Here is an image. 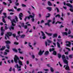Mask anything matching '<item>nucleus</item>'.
<instances>
[{"label":"nucleus","mask_w":73,"mask_h":73,"mask_svg":"<svg viewBox=\"0 0 73 73\" xmlns=\"http://www.w3.org/2000/svg\"><path fill=\"white\" fill-rule=\"evenodd\" d=\"M57 23H58V24H61V23H62V22H60L59 21H57Z\"/></svg>","instance_id":"e2e57ef3"},{"label":"nucleus","mask_w":73,"mask_h":73,"mask_svg":"<svg viewBox=\"0 0 73 73\" xmlns=\"http://www.w3.org/2000/svg\"><path fill=\"white\" fill-rule=\"evenodd\" d=\"M5 43L7 44H10L11 43V41H10L8 40L7 41H5Z\"/></svg>","instance_id":"f8f14e48"},{"label":"nucleus","mask_w":73,"mask_h":73,"mask_svg":"<svg viewBox=\"0 0 73 73\" xmlns=\"http://www.w3.org/2000/svg\"><path fill=\"white\" fill-rule=\"evenodd\" d=\"M1 32L5 31V30L3 29V27H1Z\"/></svg>","instance_id":"c756f323"},{"label":"nucleus","mask_w":73,"mask_h":73,"mask_svg":"<svg viewBox=\"0 0 73 73\" xmlns=\"http://www.w3.org/2000/svg\"><path fill=\"white\" fill-rule=\"evenodd\" d=\"M7 18L9 20H10V19H11V17L10 16H8L7 17Z\"/></svg>","instance_id":"864d4df0"},{"label":"nucleus","mask_w":73,"mask_h":73,"mask_svg":"<svg viewBox=\"0 0 73 73\" xmlns=\"http://www.w3.org/2000/svg\"><path fill=\"white\" fill-rule=\"evenodd\" d=\"M19 36H20L19 35V36H16V38L17 40H18V38H17L18 37H19Z\"/></svg>","instance_id":"13d9d810"},{"label":"nucleus","mask_w":73,"mask_h":73,"mask_svg":"<svg viewBox=\"0 0 73 73\" xmlns=\"http://www.w3.org/2000/svg\"><path fill=\"white\" fill-rule=\"evenodd\" d=\"M8 10L9 12H14V10H13V9H8Z\"/></svg>","instance_id":"b1692460"},{"label":"nucleus","mask_w":73,"mask_h":73,"mask_svg":"<svg viewBox=\"0 0 73 73\" xmlns=\"http://www.w3.org/2000/svg\"><path fill=\"white\" fill-rule=\"evenodd\" d=\"M56 9L57 11V12L58 13L59 12V9H58V8L56 7V9H55V11H56Z\"/></svg>","instance_id":"bb28decb"},{"label":"nucleus","mask_w":73,"mask_h":73,"mask_svg":"<svg viewBox=\"0 0 73 73\" xmlns=\"http://www.w3.org/2000/svg\"><path fill=\"white\" fill-rule=\"evenodd\" d=\"M45 44L46 46H47V45H48V43H47V42H45Z\"/></svg>","instance_id":"0e129e2a"},{"label":"nucleus","mask_w":73,"mask_h":73,"mask_svg":"<svg viewBox=\"0 0 73 73\" xmlns=\"http://www.w3.org/2000/svg\"><path fill=\"white\" fill-rule=\"evenodd\" d=\"M19 43V42H14V44H15V45H18Z\"/></svg>","instance_id":"58836bf2"},{"label":"nucleus","mask_w":73,"mask_h":73,"mask_svg":"<svg viewBox=\"0 0 73 73\" xmlns=\"http://www.w3.org/2000/svg\"><path fill=\"white\" fill-rule=\"evenodd\" d=\"M50 70L51 72H54V70H53V68L50 67Z\"/></svg>","instance_id":"2f4dec72"},{"label":"nucleus","mask_w":73,"mask_h":73,"mask_svg":"<svg viewBox=\"0 0 73 73\" xmlns=\"http://www.w3.org/2000/svg\"><path fill=\"white\" fill-rule=\"evenodd\" d=\"M47 15H48L46 16V18H49V17H50V14L49 13H47Z\"/></svg>","instance_id":"4be33fe9"},{"label":"nucleus","mask_w":73,"mask_h":73,"mask_svg":"<svg viewBox=\"0 0 73 73\" xmlns=\"http://www.w3.org/2000/svg\"><path fill=\"white\" fill-rule=\"evenodd\" d=\"M17 9V11L19 12V11H20V10H21V9L20 8H18Z\"/></svg>","instance_id":"79ce46f5"},{"label":"nucleus","mask_w":73,"mask_h":73,"mask_svg":"<svg viewBox=\"0 0 73 73\" xmlns=\"http://www.w3.org/2000/svg\"><path fill=\"white\" fill-rule=\"evenodd\" d=\"M62 35L63 36H68V33L66 32H63L62 33Z\"/></svg>","instance_id":"ddd939ff"},{"label":"nucleus","mask_w":73,"mask_h":73,"mask_svg":"<svg viewBox=\"0 0 73 73\" xmlns=\"http://www.w3.org/2000/svg\"><path fill=\"white\" fill-rule=\"evenodd\" d=\"M57 46L58 48H61V46H60V44L58 42H57Z\"/></svg>","instance_id":"f3484780"},{"label":"nucleus","mask_w":73,"mask_h":73,"mask_svg":"<svg viewBox=\"0 0 73 73\" xmlns=\"http://www.w3.org/2000/svg\"><path fill=\"white\" fill-rule=\"evenodd\" d=\"M22 5L23 7H27V6L26 5H25L24 4H22Z\"/></svg>","instance_id":"37998d69"},{"label":"nucleus","mask_w":73,"mask_h":73,"mask_svg":"<svg viewBox=\"0 0 73 73\" xmlns=\"http://www.w3.org/2000/svg\"><path fill=\"white\" fill-rule=\"evenodd\" d=\"M5 51V52H9V49H6Z\"/></svg>","instance_id":"09e8293b"},{"label":"nucleus","mask_w":73,"mask_h":73,"mask_svg":"<svg viewBox=\"0 0 73 73\" xmlns=\"http://www.w3.org/2000/svg\"><path fill=\"white\" fill-rule=\"evenodd\" d=\"M46 9L48 10L49 12H50V11H52V8L51 7H47L46 8Z\"/></svg>","instance_id":"4468645a"},{"label":"nucleus","mask_w":73,"mask_h":73,"mask_svg":"<svg viewBox=\"0 0 73 73\" xmlns=\"http://www.w3.org/2000/svg\"><path fill=\"white\" fill-rule=\"evenodd\" d=\"M9 31H11L12 29V30H14L15 29V28H14V27L12 26H11L10 27H9Z\"/></svg>","instance_id":"1a4fd4ad"},{"label":"nucleus","mask_w":73,"mask_h":73,"mask_svg":"<svg viewBox=\"0 0 73 73\" xmlns=\"http://www.w3.org/2000/svg\"><path fill=\"white\" fill-rule=\"evenodd\" d=\"M1 36H3L4 35V33L5 31H1Z\"/></svg>","instance_id":"72a5a7b5"},{"label":"nucleus","mask_w":73,"mask_h":73,"mask_svg":"<svg viewBox=\"0 0 73 73\" xmlns=\"http://www.w3.org/2000/svg\"><path fill=\"white\" fill-rule=\"evenodd\" d=\"M9 72H11L12 71V67H10V68L9 69Z\"/></svg>","instance_id":"6e6d98bb"},{"label":"nucleus","mask_w":73,"mask_h":73,"mask_svg":"<svg viewBox=\"0 0 73 73\" xmlns=\"http://www.w3.org/2000/svg\"><path fill=\"white\" fill-rule=\"evenodd\" d=\"M57 17H60V15L58 14L56 15L55 17L57 18Z\"/></svg>","instance_id":"4c0bfd02"},{"label":"nucleus","mask_w":73,"mask_h":73,"mask_svg":"<svg viewBox=\"0 0 73 73\" xmlns=\"http://www.w3.org/2000/svg\"><path fill=\"white\" fill-rule=\"evenodd\" d=\"M8 29V28L7 27V26H5V30H7Z\"/></svg>","instance_id":"a18cd8bd"},{"label":"nucleus","mask_w":73,"mask_h":73,"mask_svg":"<svg viewBox=\"0 0 73 73\" xmlns=\"http://www.w3.org/2000/svg\"><path fill=\"white\" fill-rule=\"evenodd\" d=\"M64 26L61 25L60 27V28H64Z\"/></svg>","instance_id":"69168bd1"},{"label":"nucleus","mask_w":73,"mask_h":73,"mask_svg":"<svg viewBox=\"0 0 73 73\" xmlns=\"http://www.w3.org/2000/svg\"><path fill=\"white\" fill-rule=\"evenodd\" d=\"M41 33H42V36H45V34H44L43 31H41Z\"/></svg>","instance_id":"f704fd0d"},{"label":"nucleus","mask_w":73,"mask_h":73,"mask_svg":"<svg viewBox=\"0 0 73 73\" xmlns=\"http://www.w3.org/2000/svg\"><path fill=\"white\" fill-rule=\"evenodd\" d=\"M32 57L33 58V59H34V58H35V55H32Z\"/></svg>","instance_id":"bf43d9fd"},{"label":"nucleus","mask_w":73,"mask_h":73,"mask_svg":"<svg viewBox=\"0 0 73 73\" xmlns=\"http://www.w3.org/2000/svg\"><path fill=\"white\" fill-rule=\"evenodd\" d=\"M47 2L48 3V5L49 6H51V5H52V3L50 2L49 1H48Z\"/></svg>","instance_id":"6ab92c4d"},{"label":"nucleus","mask_w":73,"mask_h":73,"mask_svg":"<svg viewBox=\"0 0 73 73\" xmlns=\"http://www.w3.org/2000/svg\"><path fill=\"white\" fill-rule=\"evenodd\" d=\"M53 51V52L52 53V54L53 55H54V56H56V55H57V52L56 51H54V48H52L50 49L49 52H52Z\"/></svg>","instance_id":"7ed1b4c3"},{"label":"nucleus","mask_w":73,"mask_h":73,"mask_svg":"<svg viewBox=\"0 0 73 73\" xmlns=\"http://www.w3.org/2000/svg\"><path fill=\"white\" fill-rule=\"evenodd\" d=\"M5 49V46H2V48L0 49V50H4Z\"/></svg>","instance_id":"2eb2a0df"},{"label":"nucleus","mask_w":73,"mask_h":73,"mask_svg":"<svg viewBox=\"0 0 73 73\" xmlns=\"http://www.w3.org/2000/svg\"><path fill=\"white\" fill-rule=\"evenodd\" d=\"M25 35H21V38H24L25 37Z\"/></svg>","instance_id":"a878e982"},{"label":"nucleus","mask_w":73,"mask_h":73,"mask_svg":"<svg viewBox=\"0 0 73 73\" xmlns=\"http://www.w3.org/2000/svg\"><path fill=\"white\" fill-rule=\"evenodd\" d=\"M47 41H48V43H52V41L48 39L47 40Z\"/></svg>","instance_id":"c03bdc74"},{"label":"nucleus","mask_w":73,"mask_h":73,"mask_svg":"<svg viewBox=\"0 0 73 73\" xmlns=\"http://www.w3.org/2000/svg\"><path fill=\"white\" fill-rule=\"evenodd\" d=\"M52 21H53V22H52V24H54L55 23V18L54 17L52 19Z\"/></svg>","instance_id":"aec40b11"},{"label":"nucleus","mask_w":73,"mask_h":73,"mask_svg":"<svg viewBox=\"0 0 73 73\" xmlns=\"http://www.w3.org/2000/svg\"><path fill=\"white\" fill-rule=\"evenodd\" d=\"M20 34V31H19L17 33V34L19 35V36H21V35Z\"/></svg>","instance_id":"ea45409f"},{"label":"nucleus","mask_w":73,"mask_h":73,"mask_svg":"<svg viewBox=\"0 0 73 73\" xmlns=\"http://www.w3.org/2000/svg\"><path fill=\"white\" fill-rule=\"evenodd\" d=\"M27 17H25V18L24 20L25 21H27Z\"/></svg>","instance_id":"603ef678"},{"label":"nucleus","mask_w":73,"mask_h":73,"mask_svg":"<svg viewBox=\"0 0 73 73\" xmlns=\"http://www.w3.org/2000/svg\"><path fill=\"white\" fill-rule=\"evenodd\" d=\"M13 51H14V52H17V50L15 48H13Z\"/></svg>","instance_id":"473e14b6"},{"label":"nucleus","mask_w":73,"mask_h":73,"mask_svg":"<svg viewBox=\"0 0 73 73\" xmlns=\"http://www.w3.org/2000/svg\"><path fill=\"white\" fill-rule=\"evenodd\" d=\"M15 20H16V21H18V18H17V16H15Z\"/></svg>","instance_id":"e433bc0d"},{"label":"nucleus","mask_w":73,"mask_h":73,"mask_svg":"<svg viewBox=\"0 0 73 73\" xmlns=\"http://www.w3.org/2000/svg\"><path fill=\"white\" fill-rule=\"evenodd\" d=\"M62 57V59L63 61V62H64V63H65L66 62H68V61L67 60H66V59L65 58V55H63Z\"/></svg>","instance_id":"20e7f679"},{"label":"nucleus","mask_w":73,"mask_h":73,"mask_svg":"<svg viewBox=\"0 0 73 73\" xmlns=\"http://www.w3.org/2000/svg\"><path fill=\"white\" fill-rule=\"evenodd\" d=\"M13 23H16V22L15 21V20L14 19H13L12 21H11V24L12 26H13V27L16 26V24H14Z\"/></svg>","instance_id":"423d86ee"},{"label":"nucleus","mask_w":73,"mask_h":73,"mask_svg":"<svg viewBox=\"0 0 73 73\" xmlns=\"http://www.w3.org/2000/svg\"><path fill=\"white\" fill-rule=\"evenodd\" d=\"M26 63H27V64H29V62L28 61H27L26 62Z\"/></svg>","instance_id":"774afa93"},{"label":"nucleus","mask_w":73,"mask_h":73,"mask_svg":"<svg viewBox=\"0 0 73 73\" xmlns=\"http://www.w3.org/2000/svg\"><path fill=\"white\" fill-rule=\"evenodd\" d=\"M21 27H24V26H25L24 25V23H22L21 24Z\"/></svg>","instance_id":"c9c22d12"},{"label":"nucleus","mask_w":73,"mask_h":73,"mask_svg":"<svg viewBox=\"0 0 73 73\" xmlns=\"http://www.w3.org/2000/svg\"><path fill=\"white\" fill-rule=\"evenodd\" d=\"M67 42L68 43V44H66V46H69V47H70V45H71V42H70L68 41H66V44L67 43Z\"/></svg>","instance_id":"0eeeda50"},{"label":"nucleus","mask_w":73,"mask_h":73,"mask_svg":"<svg viewBox=\"0 0 73 73\" xmlns=\"http://www.w3.org/2000/svg\"><path fill=\"white\" fill-rule=\"evenodd\" d=\"M6 46L7 48V49H9L10 48V47H9V44H7L6 45Z\"/></svg>","instance_id":"5701e85b"},{"label":"nucleus","mask_w":73,"mask_h":73,"mask_svg":"<svg viewBox=\"0 0 73 73\" xmlns=\"http://www.w3.org/2000/svg\"><path fill=\"white\" fill-rule=\"evenodd\" d=\"M12 33H11L10 32H9L7 33V34H5V40H7V37L8 38V39H9V36H12Z\"/></svg>","instance_id":"f03ea898"},{"label":"nucleus","mask_w":73,"mask_h":73,"mask_svg":"<svg viewBox=\"0 0 73 73\" xmlns=\"http://www.w3.org/2000/svg\"><path fill=\"white\" fill-rule=\"evenodd\" d=\"M34 18V16H32L31 15H30L29 17H27V19L28 20H29L30 19V18Z\"/></svg>","instance_id":"9b49d317"},{"label":"nucleus","mask_w":73,"mask_h":73,"mask_svg":"<svg viewBox=\"0 0 73 73\" xmlns=\"http://www.w3.org/2000/svg\"><path fill=\"white\" fill-rule=\"evenodd\" d=\"M24 27L25 29H27V28H28V26L27 25H25V26H24Z\"/></svg>","instance_id":"a19ab883"},{"label":"nucleus","mask_w":73,"mask_h":73,"mask_svg":"<svg viewBox=\"0 0 73 73\" xmlns=\"http://www.w3.org/2000/svg\"><path fill=\"white\" fill-rule=\"evenodd\" d=\"M63 8H64V9H65V10H66V9H67V7H66V6H65V7L63 6Z\"/></svg>","instance_id":"8fccbe9b"},{"label":"nucleus","mask_w":73,"mask_h":73,"mask_svg":"<svg viewBox=\"0 0 73 73\" xmlns=\"http://www.w3.org/2000/svg\"><path fill=\"white\" fill-rule=\"evenodd\" d=\"M19 17H23V15L22 13H20V14H19Z\"/></svg>","instance_id":"393cba45"},{"label":"nucleus","mask_w":73,"mask_h":73,"mask_svg":"<svg viewBox=\"0 0 73 73\" xmlns=\"http://www.w3.org/2000/svg\"><path fill=\"white\" fill-rule=\"evenodd\" d=\"M70 1V3H71V4H72V3H73V1L72 0H69Z\"/></svg>","instance_id":"5fc2aeb1"},{"label":"nucleus","mask_w":73,"mask_h":73,"mask_svg":"<svg viewBox=\"0 0 73 73\" xmlns=\"http://www.w3.org/2000/svg\"><path fill=\"white\" fill-rule=\"evenodd\" d=\"M45 33H46L48 36H51L52 35V33H48L46 32H45Z\"/></svg>","instance_id":"a211bd4d"},{"label":"nucleus","mask_w":73,"mask_h":73,"mask_svg":"<svg viewBox=\"0 0 73 73\" xmlns=\"http://www.w3.org/2000/svg\"><path fill=\"white\" fill-rule=\"evenodd\" d=\"M49 54V51H46L44 53V55L45 56H48Z\"/></svg>","instance_id":"9d476101"},{"label":"nucleus","mask_w":73,"mask_h":73,"mask_svg":"<svg viewBox=\"0 0 73 73\" xmlns=\"http://www.w3.org/2000/svg\"><path fill=\"white\" fill-rule=\"evenodd\" d=\"M70 33H71V31H70V30H69L68 32V35H70Z\"/></svg>","instance_id":"3c124183"},{"label":"nucleus","mask_w":73,"mask_h":73,"mask_svg":"<svg viewBox=\"0 0 73 73\" xmlns=\"http://www.w3.org/2000/svg\"><path fill=\"white\" fill-rule=\"evenodd\" d=\"M2 18H4V19H5V18H6L7 17V15H5V16H2Z\"/></svg>","instance_id":"4d7b16f0"},{"label":"nucleus","mask_w":73,"mask_h":73,"mask_svg":"<svg viewBox=\"0 0 73 73\" xmlns=\"http://www.w3.org/2000/svg\"><path fill=\"white\" fill-rule=\"evenodd\" d=\"M20 58L21 59V60H24V57H23L20 56Z\"/></svg>","instance_id":"de8ad7c7"},{"label":"nucleus","mask_w":73,"mask_h":73,"mask_svg":"<svg viewBox=\"0 0 73 73\" xmlns=\"http://www.w3.org/2000/svg\"><path fill=\"white\" fill-rule=\"evenodd\" d=\"M64 63L65 64H66V66L65 67V69L66 70H70V68H69V66H68L69 65L68 64V62Z\"/></svg>","instance_id":"39448f33"},{"label":"nucleus","mask_w":73,"mask_h":73,"mask_svg":"<svg viewBox=\"0 0 73 73\" xmlns=\"http://www.w3.org/2000/svg\"><path fill=\"white\" fill-rule=\"evenodd\" d=\"M58 57L59 58H61V54H58Z\"/></svg>","instance_id":"412c9836"},{"label":"nucleus","mask_w":73,"mask_h":73,"mask_svg":"<svg viewBox=\"0 0 73 73\" xmlns=\"http://www.w3.org/2000/svg\"><path fill=\"white\" fill-rule=\"evenodd\" d=\"M44 70L45 72H48V71H49V70L48 69H44Z\"/></svg>","instance_id":"49530a36"},{"label":"nucleus","mask_w":73,"mask_h":73,"mask_svg":"<svg viewBox=\"0 0 73 73\" xmlns=\"http://www.w3.org/2000/svg\"><path fill=\"white\" fill-rule=\"evenodd\" d=\"M68 57L70 58H73V55H72L70 54L69 55Z\"/></svg>","instance_id":"cd10ccee"},{"label":"nucleus","mask_w":73,"mask_h":73,"mask_svg":"<svg viewBox=\"0 0 73 73\" xmlns=\"http://www.w3.org/2000/svg\"><path fill=\"white\" fill-rule=\"evenodd\" d=\"M50 22H51V20H48V21L47 23H50Z\"/></svg>","instance_id":"680f3d73"},{"label":"nucleus","mask_w":73,"mask_h":73,"mask_svg":"<svg viewBox=\"0 0 73 73\" xmlns=\"http://www.w3.org/2000/svg\"><path fill=\"white\" fill-rule=\"evenodd\" d=\"M28 45L29 46H30V48H31V47H32V45H31L30 44H31V43H30V42H29L28 43Z\"/></svg>","instance_id":"7c9ffc66"},{"label":"nucleus","mask_w":73,"mask_h":73,"mask_svg":"<svg viewBox=\"0 0 73 73\" xmlns=\"http://www.w3.org/2000/svg\"><path fill=\"white\" fill-rule=\"evenodd\" d=\"M18 63L20 66H19V65L18 64H16L14 66V67L15 68H17L18 69H18V71H21V66H23V64L22 62L20 60V59H19V57L16 55H15L14 57V61L15 63L17 64L18 62Z\"/></svg>","instance_id":"f257e3e1"},{"label":"nucleus","mask_w":73,"mask_h":73,"mask_svg":"<svg viewBox=\"0 0 73 73\" xmlns=\"http://www.w3.org/2000/svg\"><path fill=\"white\" fill-rule=\"evenodd\" d=\"M2 21L4 23H6V21L5 20V19L4 18H2Z\"/></svg>","instance_id":"c85d7f7f"},{"label":"nucleus","mask_w":73,"mask_h":73,"mask_svg":"<svg viewBox=\"0 0 73 73\" xmlns=\"http://www.w3.org/2000/svg\"><path fill=\"white\" fill-rule=\"evenodd\" d=\"M64 54H66V55H68V52H65Z\"/></svg>","instance_id":"052dcab7"},{"label":"nucleus","mask_w":73,"mask_h":73,"mask_svg":"<svg viewBox=\"0 0 73 73\" xmlns=\"http://www.w3.org/2000/svg\"><path fill=\"white\" fill-rule=\"evenodd\" d=\"M57 34L55 33L53 35V38H54L55 37H57Z\"/></svg>","instance_id":"dca6fc26"},{"label":"nucleus","mask_w":73,"mask_h":73,"mask_svg":"<svg viewBox=\"0 0 73 73\" xmlns=\"http://www.w3.org/2000/svg\"><path fill=\"white\" fill-rule=\"evenodd\" d=\"M43 37H42L43 39H45L46 38V36H43Z\"/></svg>","instance_id":"338daca9"},{"label":"nucleus","mask_w":73,"mask_h":73,"mask_svg":"<svg viewBox=\"0 0 73 73\" xmlns=\"http://www.w3.org/2000/svg\"><path fill=\"white\" fill-rule=\"evenodd\" d=\"M44 50H43L42 51H41V50H40L38 54V55L41 56V55L43 54V53H44Z\"/></svg>","instance_id":"6e6552de"}]
</instances>
